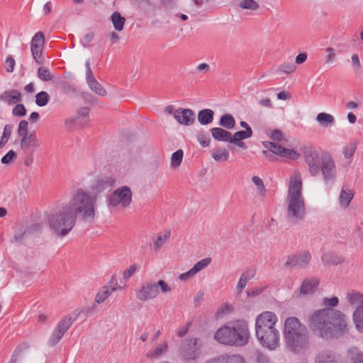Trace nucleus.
<instances>
[{
    "label": "nucleus",
    "instance_id": "423d86ee",
    "mask_svg": "<svg viewBox=\"0 0 363 363\" xmlns=\"http://www.w3.org/2000/svg\"><path fill=\"white\" fill-rule=\"evenodd\" d=\"M77 218L65 204L52 212L48 216L50 228L57 235L64 237L73 228Z\"/></svg>",
    "mask_w": 363,
    "mask_h": 363
},
{
    "label": "nucleus",
    "instance_id": "8fccbe9b",
    "mask_svg": "<svg viewBox=\"0 0 363 363\" xmlns=\"http://www.w3.org/2000/svg\"><path fill=\"white\" fill-rule=\"evenodd\" d=\"M65 334L55 328L48 340V345L51 347L56 345Z\"/></svg>",
    "mask_w": 363,
    "mask_h": 363
},
{
    "label": "nucleus",
    "instance_id": "5701e85b",
    "mask_svg": "<svg viewBox=\"0 0 363 363\" xmlns=\"http://www.w3.org/2000/svg\"><path fill=\"white\" fill-rule=\"evenodd\" d=\"M206 363H245V359L240 354H222L211 359Z\"/></svg>",
    "mask_w": 363,
    "mask_h": 363
},
{
    "label": "nucleus",
    "instance_id": "58836bf2",
    "mask_svg": "<svg viewBox=\"0 0 363 363\" xmlns=\"http://www.w3.org/2000/svg\"><path fill=\"white\" fill-rule=\"evenodd\" d=\"M252 130L247 129V130H239L235 133L233 135L232 134V141L234 142H240L243 140L250 138L252 136Z\"/></svg>",
    "mask_w": 363,
    "mask_h": 363
},
{
    "label": "nucleus",
    "instance_id": "864d4df0",
    "mask_svg": "<svg viewBox=\"0 0 363 363\" xmlns=\"http://www.w3.org/2000/svg\"><path fill=\"white\" fill-rule=\"evenodd\" d=\"M197 140L202 147H208L211 143V138L208 133L203 132L198 133Z\"/></svg>",
    "mask_w": 363,
    "mask_h": 363
},
{
    "label": "nucleus",
    "instance_id": "603ef678",
    "mask_svg": "<svg viewBox=\"0 0 363 363\" xmlns=\"http://www.w3.org/2000/svg\"><path fill=\"white\" fill-rule=\"evenodd\" d=\"M252 182L257 186V191L260 195L263 196L265 194L266 188L261 178L257 176H253L252 178Z\"/></svg>",
    "mask_w": 363,
    "mask_h": 363
},
{
    "label": "nucleus",
    "instance_id": "20e7f679",
    "mask_svg": "<svg viewBox=\"0 0 363 363\" xmlns=\"http://www.w3.org/2000/svg\"><path fill=\"white\" fill-rule=\"evenodd\" d=\"M250 332L248 323L238 320L230 325H223L214 333V339L220 344L242 347L249 342Z\"/></svg>",
    "mask_w": 363,
    "mask_h": 363
},
{
    "label": "nucleus",
    "instance_id": "72a5a7b5",
    "mask_svg": "<svg viewBox=\"0 0 363 363\" xmlns=\"http://www.w3.org/2000/svg\"><path fill=\"white\" fill-rule=\"evenodd\" d=\"M229 152L225 147H218L213 149L211 156L216 162H225L229 158Z\"/></svg>",
    "mask_w": 363,
    "mask_h": 363
},
{
    "label": "nucleus",
    "instance_id": "2eb2a0df",
    "mask_svg": "<svg viewBox=\"0 0 363 363\" xmlns=\"http://www.w3.org/2000/svg\"><path fill=\"white\" fill-rule=\"evenodd\" d=\"M158 294L159 290L155 282H146L136 291V297L140 301H145L156 298Z\"/></svg>",
    "mask_w": 363,
    "mask_h": 363
},
{
    "label": "nucleus",
    "instance_id": "338daca9",
    "mask_svg": "<svg viewBox=\"0 0 363 363\" xmlns=\"http://www.w3.org/2000/svg\"><path fill=\"white\" fill-rule=\"evenodd\" d=\"M5 65L6 71L8 72H12L16 65L14 58L12 56H9L5 61Z\"/></svg>",
    "mask_w": 363,
    "mask_h": 363
},
{
    "label": "nucleus",
    "instance_id": "c03bdc74",
    "mask_svg": "<svg viewBox=\"0 0 363 363\" xmlns=\"http://www.w3.org/2000/svg\"><path fill=\"white\" fill-rule=\"evenodd\" d=\"M28 121L23 120L21 121L18 127L17 133L21 139H22V143L24 144L26 142V135L28 133Z\"/></svg>",
    "mask_w": 363,
    "mask_h": 363
},
{
    "label": "nucleus",
    "instance_id": "f257e3e1",
    "mask_svg": "<svg viewBox=\"0 0 363 363\" xmlns=\"http://www.w3.org/2000/svg\"><path fill=\"white\" fill-rule=\"evenodd\" d=\"M308 325L315 335L323 338L337 337L348 332L346 315L335 308L315 311L309 317Z\"/></svg>",
    "mask_w": 363,
    "mask_h": 363
},
{
    "label": "nucleus",
    "instance_id": "7c9ffc66",
    "mask_svg": "<svg viewBox=\"0 0 363 363\" xmlns=\"http://www.w3.org/2000/svg\"><path fill=\"white\" fill-rule=\"evenodd\" d=\"M353 196L354 193L350 189L343 186L339 196V202L340 206L343 208H347Z\"/></svg>",
    "mask_w": 363,
    "mask_h": 363
},
{
    "label": "nucleus",
    "instance_id": "79ce46f5",
    "mask_svg": "<svg viewBox=\"0 0 363 363\" xmlns=\"http://www.w3.org/2000/svg\"><path fill=\"white\" fill-rule=\"evenodd\" d=\"M13 129V125L6 124L4 128V132L0 140V149L2 148L9 141Z\"/></svg>",
    "mask_w": 363,
    "mask_h": 363
},
{
    "label": "nucleus",
    "instance_id": "f704fd0d",
    "mask_svg": "<svg viewBox=\"0 0 363 363\" xmlns=\"http://www.w3.org/2000/svg\"><path fill=\"white\" fill-rule=\"evenodd\" d=\"M218 124L225 129L231 130L235 125V120L231 114L225 113L220 117Z\"/></svg>",
    "mask_w": 363,
    "mask_h": 363
},
{
    "label": "nucleus",
    "instance_id": "4468645a",
    "mask_svg": "<svg viewBox=\"0 0 363 363\" xmlns=\"http://www.w3.org/2000/svg\"><path fill=\"white\" fill-rule=\"evenodd\" d=\"M45 41L44 33L39 31L34 35L30 42V50L33 60L39 65H43L45 62V58L43 57Z\"/></svg>",
    "mask_w": 363,
    "mask_h": 363
},
{
    "label": "nucleus",
    "instance_id": "ddd939ff",
    "mask_svg": "<svg viewBox=\"0 0 363 363\" xmlns=\"http://www.w3.org/2000/svg\"><path fill=\"white\" fill-rule=\"evenodd\" d=\"M304 157L308 167V172L313 177H315L320 173V165L323 161V154L320 156L319 153L314 148H309L304 151Z\"/></svg>",
    "mask_w": 363,
    "mask_h": 363
},
{
    "label": "nucleus",
    "instance_id": "5fc2aeb1",
    "mask_svg": "<svg viewBox=\"0 0 363 363\" xmlns=\"http://www.w3.org/2000/svg\"><path fill=\"white\" fill-rule=\"evenodd\" d=\"M279 156L285 158L296 159L299 155L294 150L282 147Z\"/></svg>",
    "mask_w": 363,
    "mask_h": 363
},
{
    "label": "nucleus",
    "instance_id": "37998d69",
    "mask_svg": "<svg viewBox=\"0 0 363 363\" xmlns=\"http://www.w3.org/2000/svg\"><path fill=\"white\" fill-rule=\"evenodd\" d=\"M50 100L49 94L45 91H41L35 96V103L38 106L43 107L48 104Z\"/></svg>",
    "mask_w": 363,
    "mask_h": 363
},
{
    "label": "nucleus",
    "instance_id": "3c124183",
    "mask_svg": "<svg viewBox=\"0 0 363 363\" xmlns=\"http://www.w3.org/2000/svg\"><path fill=\"white\" fill-rule=\"evenodd\" d=\"M239 6L242 9H250L256 11L259 8V4L254 0H241Z\"/></svg>",
    "mask_w": 363,
    "mask_h": 363
},
{
    "label": "nucleus",
    "instance_id": "412c9836",
    "mask_svg": "<svg viewBox=\"0 0 363 363\" xmlns=\"http://www.w3.org/2000/svg\"><path fill=\"white\" fill-rule=\"evenodd\" d=\"M0 101L9 106H12L20 103L22 101V96L21 92L16 89H9L0 94Z\"/></svg>",
    "mask_w": 363,
    "mask_h": 363
},
{
    "label": "nucleus",
    "instance_id": "4be33fe9",
    "mask_svg": "<svg viewBox=\"0 0 363 363\" xmlns=\"http://www.w3.org/2000/svg\"><path fill=\"white\" fill-rule=\"evenodd\" d=\"M319 285V279L316 278L305 279L299 289V296H303L312 294Z\"/></svg>",
    "mask_w": 363,
    "mask_h": 363
},
{
    "label": "nucleus",
    "instance_id": "6e6552de",
    "mask_svg": "<svg viewBox=\"0 0 363 363\" xmlns=\"http://www.w3.org/2000/svg\"><path fill=\"white\" fill-rule=\"evenodd\" d=\"M133 201V192L128 186H122L114 190L106 198L108 207L121 206L123 208L130 206Z\"/></svg>",
    "mask_w": 363,
    "mask_h": 363
},
{
    "label": "nucleus",
    "instance_id": "09e8293b",
    "mask_svg": "<svg viewBox=\"0 0 363 363\" xmlns=\"http://www.w3.org/2000/svg\"><path fill=\"white\" fill-rule=\"evenodd\" d=\"M88 85L91 90L94 91L95 94L102 96L106 95V89L96 80H94L91 83H89Z\"/></svg>",
    "mask_w": 363,
    "mask_h": 363
},
{
    "label": "nucleus",
    "instance_id": "a211bd4d",
    "mask_svg": "<svg viewBox=\"0 0 363 363\" xmlns=\"http://www.w3.org/2000/svg\"><path fill=\"white\" fill-rule=\"evenodd\" d=\"M116 184V179L111 176H101L97 177L93 186L96 193H101L106 190H111Z\"/></svg>",
    "mask_w": 363,
    "mask_h": 363
},
{
    "label": "nucleus",
    "instance_id": "b1692460",
    "mask_svg": "<svg viewBox=\"0 0 363 363\" xmlns=\"http://www.w3.org/2000/svg\"><path fill=\"white\" fill-rule=\"evenodd\" d=\"M212 137L219 142L232 143V133L223 128H213L211 129Z\"/></svg>",
    "mask_w": 363,
    "mask_h": 363
},
{
    "label": "nucleus",
    "instance_id": "1a4fd4ad",
    "mask_svg": "<svg viewBox=\"0 0 363 363\" xmlns=\"http://www.w3.org/2000/svg\"><path fill=\"white\" fill-rule=\"evenodd\" d=\"M346 298L351 305L356 306L352 314L353 320L357 330L363 333V294L352 291L347 294Z\"/></svg>",
    "mask_w": 363,
    "mask_h": 363
},
{
    "label": "nucleus",
    "instance_id": "774afa93",
    "mask_svg": "<svg viewBox=\"0 0 363 363\" xmlns=\"http://www.w3.org/2000/svg\"><path fill=\"white\" fill-rule=\"evenodd\" d=\"M191 325H192V322L188 321L185 324V325H184L183 327H182L180 329L178 330L177 335L179 337H183L184 336H185L186 335V333H188L189 328L191 326Z\"/></svg>",
    "mask_w": 363,
    "mask_h": 363
},
{
    "label": "nucleus",
    "instance_id": "4d7b16f0",
    "mask_svg": "<svg viewBox=\"0 0 363 363\" xmlns=\"http://www.w3.org/2000/svg\"><path fill=\"white\" fill-rule=\"evenodd\" d=\"M12 114L18 117L24 116L26 114V110L24 105L17 103L12 110Z\"/></svg>",
    "mask_w": 363,
    "mask_h": 363
},
{
    "label": "nucleus",
    "instance_id": "aec40b11",
    "mask_svg": "<svg viewBox=\"0 0 363 363\" xmlns=\"http://www.w3.org/2000/svg\"><path fill=\"white\" fill-rule=\"evenodd\" d=\"M89 111L88 107H82L74 117L66 119L65 123L67 125L77 124L79 126L86 125L89 121Z\"/></svg>",
    "mask_w": 363,
    "mask_h": 363
},
{
    "label": "nucleus",
    "instance_id": "e433bc0d",
    "mask_svg": "<svg viewBox=\"0 0 363 363\" xmlns=\"http://www.w3.org/2000/svg\"><path fill=\"white\" fill-rule=\"evenodd\" d=\"M316 121L323 127L330 126L335 123L334 117L327 113H318L316 116Z\"/></svg>",
    "mask_w": 363,
    "mask_h": 363
},
{
    "label": "nucleus",
    "instance_id": "a19ab883",
    "mask_svg": "<svg viewBox=\"0 0 363 363\" xmlns=\"http://www.w3.org/2000/svg\"><path fill=\"white\" fill-rule=\"evenodd\" d=\"M171 235L170 231H166L164 234L160 233L156 240L154 241V248L155 251L159 250L165 241L169 238Z\"/></svg>",
    "mask_w": 363,
    "mask_h": 363
},
{
    "label": "nucleus",
    "instance_id": "052dcab7",
    "mask_svg": "<svg viewBox=\"0 0 363 363\" xmlns=\"http://www.w3.org/2000/svg\"><path fill=\"white\" fill-rule=\"evenodd\" d=\"M296 65L294 63H284L279 66V69L286 74H291L296 70Z\"/></svg>",
    "mask_w": 363,
    "mask_h": 363
},
{
    "label": "nucleus",
    "instance_id": "6ab92c4d",
    "mask_svg": "<svg viewBox=\"0 0 363 363\" xmlns=\"http://www.w3.org/2000/svg\"><path fill=\"white\" fill-rule=\"evenodd\" d=\"M211 262V259L209 257L199 261L188 272L181 274L179 276V279L181 281H186V280L194 277L198 272L206 268Z\"/></svg>",
    "mask_w": 363,
    "mask_h": 363
},
{
    "label": "nucleus",
    "instance_id": "f3484780",
    "mask_svg": "<svg viewBox=\"0 0 363 363\" xmlns=\"http://www.w3.org/2000/svg\"><path fill=\"white\" fill-rule=\"evenodd\" d=\"M277 316L271 311H265L256 318L255 328L276 326Z\"/></svg>",
    "mask_w": 363,
    "mask_h": 363
},
{
    "label": "nucleus",
    "instance_id": "680f3d73",
    "mask_svg": "<svg viewBox=\"0 0 363 363\" xmlns=\"http://www.w3.org/2000/svg\"><path fill=\"white\" fill-rule=\"evenodd\" d=\"M138 270V266L136 264L130 265L126 270L123 272V278L125 280L130 279L132 275Z\"/></svg>",
    "mask_w": 363,
    "mask_h": 363
},
{
    "label": "nucleus",
    "instance_id": "9d476101",
    "mask_svg": "<svg viewBox=\"0 0 363 363\" xmlns=\"http://www.w3.org/2000/svg\"><path fill=\"white\" fill-rule=\"evenodd\" d=\"M320 172L322 174L325 184L332 186L337 177V169L334 160L328 152L323 153V161Z\"/></svg>",
    "mask_w": 363,
    "mask_h": 363
},
{
    "label": "nucleus",
    "instance_id": "bb28decb",
    "mask_svg": "<svg viewBox=\"0 0 363 363\" xmlns=\"http://www.w3.org/2000/svg\"><path fill=\"white\" fill-rule=\"evenodd\" d=\"M324 265H338L342 264L345 259L342 255L333 253H324L321 257Z\"/></svg>",
    "mask_w": 363,
    "mask_h": 363
},
{
    "label": "nucleus",
    "instance_id": "f03ea898",
    "mask_svg": "<svg viewBox=\"0 0 363 363\" xmlns=\"http://www.w3.org/2000/svg\"><path fill=\"white\" fill-rule=\"evenodd\" d=\"M302 177L298 170H294L290 177L286 202V217L292 223H297L304 219L306 205L302 195Z\"/></svg>",
    "mask_w": 363,
    "mask_h": 363
},
{
    "label": "nucleus",
    "instance_id": "c85d7f7f",
    "mask_svg": "<svg viewBox=\"0 0 363 363\" xmlns=\"http://www.w3.org/2000/svg\"><path fill=\"white\" fill-rule=\"evenodd\" d=\"M83 311H80L76 313L75 317L72 318L70 316L64 317L57 325L56 328L57 330L63 333L64 334L69 330L74 321L77 320L81 313Z\"/></svg>",
    "mask_w": 363,
    "mask_h": 363
},
{
    "label": "nucleus",
    "instance_id": "0eeeda50",
    "mask_svg": "<svg viewBox=\"0 0 363 363\" xmlns=\"http://www.w3.org/2000/svg\"><path fill=\"white\" fill-rule=\"evenodd\" d=\"M255 333L264 347L274 350L279 346L280 334L276 326L255 328Z\"/></svg>",
    "mask_w": 363,
    "mask_h": 363
},
{
    "label": "nucleus",
    "instance_id": "49530a36",
    "mask_svg": "<svg viewBox=\"0 0 363 363\" xmlns=\"http://www.w3.org/2000/svg\"><path fill=\"white\" fill-rule=\"evenodd\" d=\"M357 142L356 141H353V142H351L348 144H347L344 147H343V155H344V157L346 158V159H350L356 149H357Z\"/></svg>",
    "mask_w": 363,
    "mask_h": 363
},
{
    "label": "nucleus",
    "instance_id": "e2e57ef3",
    "mask_svg": "<svg viewBox=\"0 0 363 363\" xmlns=\"http://www.w3.org/2000/svg\"><path fill=\"white\" fill-rule=\"evenodd\" d=\"M35 150L32 149H27L26 152H23L26 155L24 158V164L26 167H30L33 162V154Z\"/></svg>",
    "mask_w": 363,
    "mask_h": 363
},
{
    "label": "nucleus",
    "instance_id": "69168bd1",
    "mask_svg": "<svg viewBox=\"0 0 363 363\" xmlns=\"http://www.w3.org/2000/svg\"><path fill=\"white\" fill-rule=\"evenodd\" d=\"M257 104L267 108H273V104L269 98L259 99L257 98Z\"/></svg>",
    "mask_w": 363,
    "mask_h": 363
},
{
    "label": "nucleus",
    "instance_id": "393cba45",
    "mask_svg": "<svg viewBox=\"0 0 363 363\" xmlns=\"http://www.w3.org/2000/svg\"><path fill=\"white\" fill-rule=\"evenodd\" d=\"M25 137L26 139L24 144L22 143V139L20 140V147L23 152H26L27 149L36 150L39 147L40 145L35 132L28 133Z\"/></svg>",
    "mask_w": 363,
    "mask_h": 363
},
{
    "label": "nucleus",
    "instance_id": "9b49d317",
    "mask_svg": "<svg viewBox=\"0 0 363 363\" xmlns=\"http://www.w3.org/2000/svg\"><path fill=\"white\" fill-rule=\"evenodd\" d=\"M201 347V345H198L197 338L186 340L180 346L179 354L186 361H193L199 356V350Z\"/></svg>",
    "mask_w": 363,
    "mask_h": 363
},
{
    "label": "nucleus",
    "instance_id": "0e129e2a",
    "mask_svg": "<svg viewBox=\"0 0 363 363\" xmlns=\"http://www.w3.org/2000/svg\"><path fill=\"white\" fill-rule=\"evenodd\" d=\"M155 285L157 286V289L159 290L160 288L161 292L163 294L171 291L170 286L164 280H159L157 282H155Z\"/></svg>",
    "mask_w": 363,
    "mask_h": 363
},
{
    "label": "nucleus",
    "instance_id": "c9c22d12",
    "mask_svg": "<svg viewBox=\"0 0 363 363\" xmlns=\"http://www.w3.org/2000/svg\"><path fill=\"white\" fill-rule=\"evenodd\" d=\"M111 21L116 30L121 31L123 29L125 18L118 11H115L112 13Z\"/></svg>",
    "mask_w": 363,
    "mask_h": 363
},
{
    "label": "nucleus",
    "instance_id": "cd10ccee",
    "mask_svg": "<svg viewBox=\"0 0 363 363\" xmlns=\"http://www.w3.org/2000/svg\"><path fill=\"white\" fill-rule=\"evenodd\" d=\"M168 350V342L164 341L163 343L158 345L155 349L150 350L146 357L150 359H159L162 357Z\"/></svg>",
    "mask_w": 363,
    "mask_h": 363
},
{
    "label": "nucleus",
    "instance_id": "f8f14e48",
    "mask_svg": "<svg viewBox=\"0 0 363 363\" xmlns=\"http://www.w3.org/2000/svg\"><path fill=\"white\" fill-rule=\"evenodd\" d=\"M311 259V254L308 251L305 250L297 254L289 255L284 264V269L290 268H306Z\"/></svg>",
    "mask_w": 363,
    "mask_h": 363
},
{
    "label": "nucleus",
    "instance_id": "c756f323",
    "mask_svg": "<svg viewBox=\"0 0 363 363\" xmlns=\"http://www.w3.org/2000/svg\"><path fill=\"white\" fill-rule=\"evenodd\" d=\"M315 363H339L334 353L330 351H322L315 357Z\"/></svg>",
    "mask_w": 363,
    "mask_h": 363
},
{
    "label": "nucleus",
    "instance_id": "473e14b6",
    "mask_svg": "<svg viewBox=\"0 0 363 363\" xmlns=\"http://www.w3.org/2000/svg\"><path fill=\"white\" fill-rule=\"evenodd\" d=\"M263 145L268 150L262 151V153L267 157H270L272 156L270 152L277 155H279L281 153L282 148L281 145H278L274 142H263Z\"/></svg>",
    "mask_w": 363,
    "mask_h": 363
},
{
    "label": "nucleus",
    "instance_id": "dca6fc26",
    "mask_svg": "<svg viewBox=\"0 0 363 363\" xmlns=\"http://www.w3.org/2000/svg\"><path fill=\"white\" fill-rule=\"evenodd\" d=\"M174 118L179 124L189 126L194 123L196 116L191 109L179 108L174 113Z\"/></svg>",
    "mask_w": 363,
    "mask_h": 363
},
{
    "label": "nucleus",
    "instance_id": "6e6d98bb",
    "mask_svg": "<svg viewBox=\"0 0 363 363\" xmlns=\"http://www.w3.org/2000/svg\"><path fill=\"white\" fill-rule=\"evenodd\" d=\"M339 299L337 296H333L332 298H324L323 300V304L326 308H334L338 305Z\"/></svg>",
    "mask_w": 363,
    "mask_h": 363
},
{
    "label": "nucleus",
    "instance_id": "de8ad7c7",
    "mask_svg": "<svg viewBox=\"0 0 363 363\" xmlns=\"http://www.w3.org/2000/svg\"><path fill=\"white\" fill-rule=\"evenodd\" d=\"M183 150H178L176 152H174L171 157V166L173 168H176L179 167L182 161L183 158Z\"/></svg>",
    "mask_w": 363,
    "mask_h": 363
},
{
    "label": "nucleus",
    "instance_id": "13d9d810",
    "mask_svg": "<svg viewBox=\"0 0 363 363\" xmlns=\"http://www.w3.org/2000/svg\"><path fill=\"white\" fill-rule=\"evenodd\" d=\"M16 153L11 150L2 157L1 162L4 164H9L13 159L16 158Z\"/></svg>",
    "mask_w": 363,
    "mask_h": 363
},
{
    "label": "nucleus",
    "instance_id": "39448f33",
    "mask_svg": "<svg viewBox=\"0 0 363 363\" xmlns=\"http://www.w3.org/2000/svg\"><path fill=\"white\" fill-rule=\"evenodd\" d=\"M284 336L287 347L294 352L306 349L309 344L308 330L296 317L285 320Z\"/></svg>",
    "mask_w": 363,
    "mask_h": 363
},
{
    "label": "nucleus",
    "instance_id": "7ed1b4c3",
    "mask_svg": "<svg viewBox=\"0 0 363 363\" xmlns=\"http://www.w3.org/2000/svg\"><path fill=\"white\" fill-rule=\"evenodd\" d=\"M96 196L82 188L76 189L65 205L74 216L86 223H91L96 218Z\"/></svg>",
    "mask_w": 363,
    "mask_h": 363
},
{
    "label": "nucleus",
    "instance_id": "ea45409f",
    "mask_svg": "<svg viewBox=\"0 0 363 363\" xmlns=\"http://www.w3.org/2000/svg\"><path fill=\"white\" fill-rule=\"evenodd\" d=\"M38 77L43 82L51 81L53 76L50 69L46 67H40L37 72Z\"/></svg>",
    "mask_w": 363,
    "mask_h": 363
},
{
    "label": "nucleus",
    "instance_id": "bf43d9fd",
    "mask_svg": "<svg viewBox=\"0 0 363 363\" xmlns=\"http://www.w3.org/2000/svg\"><path fill=\"white\" fill-rule=\"evenodd\" d=\"M85 66H86V79L87 84H89V83H91L93 81L96 80V79H95V77L93 74L92 70L91 69L89 60H86V62L85 63Z\"/></svg>",
    "mask_w": 363,
    "mask_h": 363
},
{
    "label": "nucleus",
    "instance_id": "2f4dec72",
    "mask_svg": "<svg viewBox=\"0 0 363 363\" xmlns=\"http://www.w3.org/2000/svg\"><path fill=\"white\" fill-rule=\"evenodd\" d=\"M213 110L209 108L202 109L198 113V121L201 125H206L213 122Z\"/></svg>",
    "mask_w": 363,
    "mask_h": 363
},
{
    "label": "nucleus",
    "instance_id": "4c0bfd02",
    "mask_svg": "<svg viewBox=\"0 0 363 363\" xmlns=\"http://www.w3.org/2000/svg\"><path fill=\"white\" fill-rule=\"evenodd\" d=\"M116 290V288L115 287L111 288L108 286H104L102 290L99 291L98 294H96L95 301L97 303H103L109 296V295Z\"/></svg>",
    "mask_w": 363,
    "mask_h": 363
},
{
    "label": "nucleus",
    "instance_id": "a878e982",
    "mask_svg": "<svg viewBox=\"0 0 363 363\" xmlns=\"http://www.w3.org/2000/svg\"><path fill=\"white\" fill-rule=\"evenodd\" d=\"M255 274L256 269L248 268L241 274L237 285V289L239 293L242 292L247 282L255 277Z\"/></svg>",
    "mask_w": 363,
    "mask_h": 363
},
{
    "label": "nucleus",
    "instance_id": "a18cd8bd",
    "mask_svg": "<svg viewBox=\"0 0 363 363\" xmlns=\"http://www.w3.org/2000/svg\"><path fill=\"white\" fill-rule=\"evenodd\" d=\"M28 348H29V345L27 342H22L21 344H20L18 346V347L15 350L9 363H16V362L18 360V357L21 354V353L23 351L27 350Z\"/></svg>",
    "mask_w": 363,
    "mask_h": 363
}]
</instances>
